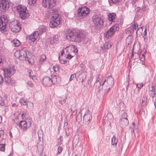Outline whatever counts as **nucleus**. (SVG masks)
<instances>
[{"instance_id": "nucleus-40", "label": "nucleus", "mask_w": 156, "mask_h": 156, "mask_svg": "<svg viewBox=\"0 0 156 156\" xmlns=\"http://www.w3.org/2000/svg\"><path fill=\"white\" fill-rule=\"evenodd\" d=\"M66 55H67L66 56V58H68L69 59H70L72 57H73L74 55V54L73 53V54H71L70 53H65Z\"/></svg>"}, {"instance_id": "nucleus-62", "label": "nucleus", "mask_w": 156, "mask_h": 156, "mask_svg": "<svg viewBox=\"0 0 156 156\" xmlns=\"http://www.w3.org/2000/svg\"><path fill=\"white\" fill-rule=\"evenodd\" d=\"M29 105H30V106H31L32 107H33L34 106L33 104L32 103L29 102Z\"/></svg>"}, {"instance_id": "nucleus-15", "label": "nucleus", "mask_w": 156, "mask_h": 156, "mask_svg": "<svg viewBox=\"0 0 156 156\" xmlns=\"http://www.w3.org/2000/svg\"><path fill=\"white\" fill-rule=\"evenodd\" d=\"M65 51L66 53L71 54L74 53V55L78 51L75 48V46L73 45H71L66 47L65 48Z\"/></svg>"}, {"instance_id": "nucleus-25", "label": "nucleus", "mask_w": 156, "mask_h": 156, "mask_svg": "<svg viewBox=\"0 0 156 156\" xmlns=\"http://www.w3.org/2000/svg\"><path fill=\"white\" fill-rule=\"evenodd\" d=\"M102 84V88L105 90V93H108L110 90V88L111 87H108V83H106L105 82H104Z\"/></svg>"}, {"instance_id": "nucleus-16", "label": "nucleus", "mask_w": 156, "mask_h": 156, "mask_svg": "<svg viewBox=\"0 0 156 156\" xmlns=\"http://www.w3.org/2000/svg\"><path fill=\"white\" fill-rule=\"evenodd\" d=\"M113 119L112 114L111 113H108L107 114L106 116L103 117V120L105 123L110 125Z\"/></svg>"}, {"instance_id": "nucleus-54", "label": "nucleus", "mask_w": 156, "mask_h": 156, "mask_svg": "<svg viewBox=\"0 0 156 156\" xmlns=\"http://www.w3.org/2000/svg\"><path fill=\"white\" fill-rule=\"evenodd\" d=\"M153 102L154 103L155 106V107H156V95L153 98Z\"/></svg>"}, {"instance_id": "nucleus-43", "label": "nucleus", "mask_w": 156, "mask_h": 156, "mask_svg": "<svg viewBox=\"0 0 156 156\" xmlns=\"http://www.w3.org/2000/svg\"><path fill=\"white\" fill-rule=\"evenodd\" d=\"M28 4L30 5H31L35 4L37 0H27Z\"/></svg>"}, {"instance_id": "nucleus-22", "label": "nucleus", "mask_w": 156, "mask_h": 156, "mask_svg": "<svg viewBox=\"0 0 156 156\" xmlns=\"http://www.w3.org/2000/svg\"><path fill=\"white\" fill-rule=\"evenodd\" d=\"M52 83L55 84L61 80L60 78L55 75H53L51 76V78Z\"/></svg>"}, {"instance_id": "nucleus-9", "label": "nucleus", "mask_w": 156, "mask_h": 156, "mask_svg": "<svg viewBox=\"0 0 156 156\" xmlns=\"http://www.w3.org/2000/svg\"><path fill=\"white\" fill-rule=\"evenodd\" d=\"M42 4L44 8H52L56 4V0H43Z\"/></svg>"}, {"instance_id": "nucleus-28", "label": "nucleus", "mask_w": 156, "mask_h": 156, "mask_svg": "<svg viewBox=\"0 0 156 156\" xmlns=\"http://www.w3.org/2000/svg\"><path fill=\"white\" fill-rule=\"evenodd\" d=\"M46 56L45 55L42 54L40 56V58L39 60V62L40 64H41L43 63L46 59Z\"/></svg>"}, {"instance_id": "nucleus-26", "label": "nucleus", "mask_w": 156, "mask_h": 156, "mask_svg": "<svg viewBox=\"0 0 156 156\" xmlns=\"http://www.w3.org/2000/svg\"><path fill=\"white\" fill-rule=\"evenodd\" d=\"M112 45V44L111 42H106L104 44L103 46L101 47V48L103 50L108 49L111 47Z\"/></svg>"}, {"instance_id": "nucleus-19", "label": "nucleus", "mask_w": 156, "mask_h": 156, "mask_svg": "<svg viewBox=\"0 0 156 156\" xmlns=\"http://www.w3.org/2000/svg\"><path fill=\"white\" fill-rule=\"evenodd\" d=\"M104 82L108 83V87H112L114 84L113 79L111 76H109Z\"/></svg>"}, {"instance_id": "nucleus-58", "label": "nucleus", "mask_w": 156, "mask_h": 156, "mask_svg": "<svg viewBox=\"0 0 156 156\" xmlns=\"http://www.w3.org/2000/svg\"><path fill=\"white\" fill-rule=\"evenodd\" d=\"M3 81L2 77L0 75V85L2 84Z\"/></svg>"}, {"instance_id": "nucleus-18", "label": "nucleus", "mask_w": 156, "mask_h": 156, "mask_svg": "<svg viewBox=\"0 0 156 156\" xmlns=\"http://www.w3.org/2000/svg\"><path fill=\"white\" fill-rule=\"evenodd\" d=\"M18 125L20 129L23 131L27 130L29 127L27 126V122L25 121H21Z\"/></svg>"}, {"instance_id": "nucleus-17", "label": "nucleus", "mask_w": 156, "mask_h": 156, "mask_svg": "<svg viewBox=\"0 0 156 156\" xmlns=\"http://www.w3.org/2000/svg\"><path fill=\"white\" fill-rule=\"evenodd\" d=\"M43 83L44 85L49 87L51 86L52 84L51 78L48 76H46L44 78Z\"/></svg>"}, {"instance_id": "nucleus-59", "label": "nucleus", "mask_w": 156, "mask_h": 156, "mask_svg": "<svg viewBox=\"0 0 156 156\" xmlns=\"http://www.w3.org/2000/svg\"><path fill=\"white\" fill-rule=\"evenodd\" d=\"M141 9V8L140 7H137V8L136 9V10L137 12H138L139 11H140Z\"/></svg>"}, {"instance_id": "nucleus-34", "label": "nucleus", "mask_w": 156, "mask_h": 156, "mask_svg": "<svg viewBox=\"0 0 156 156\" xmlns=\"http://www.w3.org/2000/svg\"><path fill=\"white\" fill-rule=\"evenodd\" d=\"M46 30V28L45 26H42L39 28L38 30L40 31V32L38 34L40 33L41 34L43 32H45Z\"/></svg>"}, {"instance_id": "nucleus-11", "label": "nucleus", "mask_w": 156, "mask_h": 156, "mask_svg": "<svg viewBox=\"0 0 156 156\" xmlns=\"http://www.w3.org/2000/svg\"><path fill=\"white\" fill-rule=\"evenodd\" d=\"M5 76H11L15 72V69L14 66L9 67L4 70Z\"/></svg>"}, {"instance_id": "nucleus-56", "label": "nucleus", "mask_w": 156, "mask_h": 156, "mask_svg": "<svg viewBox=\"0 0 156 156\" xmlns=\"http://www.w3.org/2000/svg\"><path fill=\"white\" fill-rule=\"evenodd\" d=\"M59 60L60 62L62 64H65L67 62L66 61L63 59H59Z\"/></svg>"}, {"instance_id": "nucleus-35", "label": "nucleus", "mask_w": 156, "mask_h": 156, "mask_svg": "<svg viewBox=\"0 0 156 156\" xmlns=\"http://www.w3.org/2000/svg\"><path fill=\"white\" fill-rule=\"evenodd\" d=\"M20 102L22 105H27V108L28 104L27 102L23 98H21L20 101Z\"/></svg>"}, {"instance_id": "nucleus-48", "label": "nucleus", "mask_w": 156, "mask_h": 156, "mask_svg": "<svg viewBox=\"0 0 156 156\" xmlns=\"http://www.w3.org/2000/svg\"><path fill=\"white\" fill-rule=\"evenodd\" d=\"M6 140L5 139H3L1 140L0 141V144L5 145V142Z\"/></svg>"}, {"instance_id": "nucleus-39", "label": "nucleus", "mask_w": 156, "mask_h": 156, "mask_svg": "<svg viewBox=\"0 0 156 156\" xmlns=\"http://www.w3.org/2000/svg\"><path fill=\"white\" fill-rule=\"evenodd\" d=\"M132 29V32H133L134 30H136L138 28L137 25L136 24H133L130 27Z\"/></svg>"}, {"instance_id": "nucleus-23", "label": "nucleus", "mask_w": 156, "mask_h": 156, "mask_svg": "<svg viewBox=\"0 0 156 156\" xmlns=\"http://www.w3.org/2000/svg\"><path fill=\"white\" fill-rule=\"evenodd\" d=\"M116 14L114 13H110L108 15V20L111 22L110 24H112V22H114L116 17Z\"/></svg>"}, {"instance_id": "nucleus-10", "label": "nucleus", "mask_w": 156, "mask_h": 156, "mask_svg": "<svg viewBox=\"0 0 156 156\" xmlns=\"http://www.w3.org/2000/svg\"><path fill=\"white\" fill-rule=\"evenodd\" d=\"M8 19L5 15L2 16L0 17V29L4 31L6 29Z\"/></svg>"}, {"instance_id": "nucleus-6", "label": "nucleus", "mask_w": 156, "mask_h": 156, "mask_svg": "<svg viewBox=\"0 0 156 156\" xmlns=\"http://www.w3.org/2000/svg\"><path fill=\"white\" fill-rule=\"evenodd\" d=\"M17 9L20 16L21 19H23L27 17L28 12L25 6L19 5L18 6Z\"/></svg>"}, {"instance_id": "nucleus-55", "label": "nucleus", "mask_w": 156, "mask_h": 156, "mask_svg": "<svg viewBox=\"0 0 156 156\" xmlns=\"http://www.w3.org/2000/svg\"><path fill=\"white\" fill-rule=\"evenodd\" d=\"M21 116L23 119H25L26 118V113H23L21 115Z\"/></svg>"}, {"instance_id": "nucleus-36", "label": "nucleus", "mask_w": 156, "mask_h": 156, "mask_svg": "<svg viewBox=\"0 0 156 156\" xmlns=\"http://www.w3.org/2000/svg\"><path fill=\"white\" fill-rule=\"evenodd\" d=\"M147 2L146 1H143V4L142 6V8L141 9L142 11H145L147 9V5H146L147 3Z\"/></svg>"}, {"instance_id": "nucleus-13", "label": "nucleus", "mask_w": 156, "mask_h": 156, "mask_svg": "<svg viewBox=\"0 0 156 156\" xmlns=\"http://www.w3.org/2000/svg\"><path fill=\"white\" fill-rule=\"evenodd\" d=\"M92 117L91 113L87 111L84 114L83 117V122L86 125H88L92 119Z\"/></svg>"}, {"instance_id": "nucleus-61", "label": "nucleus", "mask_w": 156, "mask_h": 156, "mask_svg": "<svg viewBox=\"0 0 156 156\" xmlns=\"http://www.w3.org/2000/svg\"><path fill=\"white\" fill-rule=\"evenodd\" d=\"M4 132L2 130H0V138L1 137V135L3 134Z\"/></svg>"}, {"instance_id": "nucleus-49", "label": "nucleus", "mask_w": 156, "mask_h": 156, "mask_svg": "<svg viewBox=\"0 0 156 156\" xmlns=\"http://www.w3.org/2000/svg\"><path fill=\"white\" fill-rule=\"evenodd\" d=\"M5 146L0 144V150L1 151H4L5 150Z\"/></svg>"}, {"instance_id": "nucleus-20", "label": "nucleus", "mask_w": 156, "mask_h": 156, "mask_svg": "<svg viewBox=\"0 0 156 156\" xmlns=\"http://www.w3.org/2000/svg\"><path fill=\"white\" fill-rule=\"evenodd\" d=\"M129 123V121L127 119H120L119 124L121 127H126Z\"/></svg>"}, {"instance_id": "nucleus-38", "label": "nucleus", "mask_w": 156, "mask_h": 156, "mask_svg": "<svg viewBox=\"0 0 156 156\" xmlns=\"http://www.w3.org/2000/svg\"><path fill=\"white\" fill-rule=\"evenodd\" d=\"M117 140H116V137L114 136L112 139V145L115 146L117 143Z\"/></svg>"}, {"instance_id": "nucleus-53", "label": "nucleus", "mask_w": 156, "mask_h": 156, "mask_svg": "<svg viewBox=\"0 0 156 156\" xmlns=\"http://www.w3.org/2000/svg\"><path fill=\"white\" fill-rule=\"evenodd\" d=\"M76 76V75L75 74H73L71 75L70 77L69 78V81H71Z\"/></svg>"}, {"instance_id": "nucleus-41", "label": "nucleus", "mask_w": 156, "mask_h": 156, "mask_svg": "<svg viewBox=\"0 0 156 156\" xmlns=\"http://www.w3.org/2000/svg\"><path fill=\"white\" fill-rule=\"evenodd\" d=\"M127 115L126 113L123 112L121 115L120 119H127Z\"/></svg>"}, {"instance_id": "nucleus-24", "label": "nucleus", "mask_w": 156, "mask_h": 156, "mask_svg": "<svg viewBox=\"0 0 156 156\" xmlns=\"http://www.w3.org/2000/svg\"><path fill=\"white\" fill-rule=\"evenodd\" d=\"M102 84V88L105 90V93H108L110 90V88L111 87H108V83H106L105 82H104Z\"/></svg>"}, {"instance_id": "nucleus-42", "label": "nucleus", "mask_w": 156, "mask_h": 156, "mask_svg": "<svg viewBox=\"0 0 156 156\" xmlns=\"http://www.w3.org/2000/svg\"><path fill=\"white\" fill-rule=\"evenodd\" d=\"M27 84L28 86L31 87H33L34 86L33 83L31 81H28L27 82Z\"/></svg>"}, {"instance_id": "nucleus-4", "label": "nucleus", "mask_w": 156, "mask_h": 156, "mask_svg": "<svg viewBox=\"0 0 156 156\" xmlns=\"http://www.w3.org/2000/svg\"><path fill=\"white\" fill-rule=\"evenodd\" d=\"M90 11L88 7L83 6L78 9V16L80 18H84L89 15Z\"/></svg>"}, {"instance_id": "nucleus-46", "label": "nucleus", "mask_w": 156, "mask_h": 156, "mask_svg": "<svg viewBox=\"0 0 156 156\" xmlns=\"http://www.w3.org/2000/svg\"><path fill=\"white\" fill-rule=\"evenodd\" d=\"M52 69L54 71L57 72L58 71L59 68L58 65H55L53 66Z\"/></svg>"}, {"instance_id": "nucleus-8", "label": "nucleus", "mask_w": 156, "mask_h": 156, "mask_svg": "<svg viewBox=\"0 0 156 156\" xmlns=\"http://www.w3.org/2000/svg\"><path fill=\"white\" fill-rule=\"evenodd\" d=\"M9 27L12 31L16 33L19 32L21 29L20 24L17 20L11 22L9 24Z\"/></svg>"}, {"instance_id": "nucleus-60", "label": "nucleus", "mask_w": 156, "mask_h": 156, "mask_svg": "<svg viewBox=\"0 0 156 156\" xmlns=\"http://www.w3.org/2000/svg\"><path fill=\"white\" fill-rule=\"evenodd\" d=\"M66 53V51H65V49L63 51H62V52H61V55H63V54L64 53Z\"/></svg>"}, {"instance_id": "nucleus-50", "label": "nucleus", "mask_w": 156, "mask_h": 156, "mask_svg": "<svg viewBox=\"0 0 156 156\" xmlns=\"http://www.w3.org/2000/svg\"><path fill=\"white\" fill-rule=\"evenodd\" d=\"M155 90L154 87L152 86H149V91Z\"/></svg>"}, {"instance_id": "nucleus-2", "label": "nucleus", "mask_w": 156, "mask_h": 156, "mask_svg": "<svg viewBox=\"0 0 156 156\" xmlns=\"http://www.w3.org/2000/svg\"><path fill=\"white\" fill-rule=\"evenodd\" d=\"M51 19L49 26L51 27L55 28L57 27L61 21V17L57 12H54Z\"/></svg>"}, {"instance_id": "nucleus-37", "label": "nucleus", "mask_w": 156, "mask_h": 156, "mask_svg": "<svg viewBox=\"0 0 156 156\" xmlns=\"http://www.w3.org/2000/svg\"><path fill=\"white\" fill-rule=\"evenodd\" d=\"M147 98L146 97H144L142 99L141 104L142 106H145L147 104Z\"/></svg>"}, {"instance_id": "nucleus-32", "label": "nucleus", "mask_w": 156, "mask_h": 156, "mask_svg": "<svg viewBox=\"0 0 156 156\" xmlns=\"http://www.w3.org/2000/svg\"><path fill=\"white\" fill-rule=\"evenodd\" d=\"M71 110L72 112L73 115H75L77 113V108L76 106L74 105H72L71 106Z\"/></svg>"}, {"instance_id": "nucleus-1", "label": "nucleus", "mask_w": 156, "mask_h": 156, "mask_svg": "<svg viewBox=\"0 0 156 156\" xmlns=\"http://www.w3.org/2000/svg\"><path fill=\"white\" fill-rule=\"evenodd\" d=\"M66 38L68 40L73 42H79L84 41L85 36L84 34L78 31H69Z\"/></svg>"}, {"instance_id": "nucleus-30", "label": "nucleus", "mask_w": 156, "mask_h": 156, "mask_svg": "<svg viewBox=\"0 0 156 156\" xmlns=\"http://www.w3.org/2000/svg\"><path fill=\"white\" fill-rule=\"evenodd\" d=\"M12 44L14 45V46H18L20 44V42L18 39H15L12 42Z\"/></svg>"}, {"instance_id": "nucleus-3", "label": "nucleus", "mask_w": 156, "mask_h": 156, "mask_svg": "<svg viewBox=\"0 0 156 156\" xmlns=\"http://www.w3.org/2000/svg\"><path fill=\"white\" fill-rule=\"evenodd\" d=\"M15 55L16 57L22 60H29L30 58L28 57L27 51L25 48L16 51L15 53Z\"/></svg>"}, {"instance_id": "nucleus-21", "label": "nucleus", "mask_w": 156, "mask_h": 156, "mask_svg": "<svg viewBox=\"0 0 156 156\" xmlns=\"http://www.w3.org/2000/svg\"><path fill=\"white\" fill-rule=\"evenodd\" d=\"M48 41L50 42V44H53L55 43H58L59 41V39L57 36L55 35L48 39Z\"/></svg>"}, {"instance_id": "nucleus-31", "label": "nucleus", "mask_w": 156, "mask_h": 156, "mask_svg": "<svg viewBox=\"0 0 156 156\" xmlns=\"http://www.w3.org/2000/svg\"><path fill=\"white\" fill-rule=\"evenodd\" d=\"M10 76H8L5 77V82L9 84L11 83L13 81L12 79Z\"/></svg>"}, {"instance_id": "nucleus-27", "label": "nucleus", "mask_w": 156, "mask_h": 156, "mask_svg": "<svg viewBox=\"0 0 156 156\" xmlns=\"http://www.w3.org/2000/svg\"><path fill=\"white\" fill-rule=\"evenodd\" d=\"M79 137L78 135H76L74 136L73 141V144L76 145L79 142Z\"/></svg>"}, {"instance_id": "nucleus-57", "label": "nucleus", "mask_w": 156, "mask_h": 156, "mask_svg": "<svg viewBox=\"0 0 156 156\" xmlns=\"http://www.w3.org/2000/svg\"><path fill=\"white\" fill-rule=\"evenodd\" d=\"M130 40V39L129 37H128L126 38V43L128 42V44H130V43H131V41L130 42L129 41Z\"/></svg>"}, {"instance_id": "nucleus-63", "label": "nucleus", "mask_w": 156, "mask_h": 156, "mask_svg": "<svg viewBox=\"0 0 156 156\" xmlns=\"http://www.w3.org/2000/svg\"><path fill=\"white\" fill-rule=\"evenodd\" d=\"M29 76L31 78H32V79H33V77L31 75V72H29Z\"/></svg>"}, {"instance_id": "nucleus-45", "label": "nucleus", "mask_w": 156, "mask_h": 156, "mask_svg": "<svg viewBox=\"0 0 156 156\" xmlns=\"http://www.w3.org/2000/svg\"><path fill=\"white\" fill-rule=\"evenodd\" d=\"M4 105V100L3 99L2 97L0 96V105L1 106H3Z\"/></svg>"}, {"instance_id": "nucleus-47", "label": "nucleus", "mask_w": 156, "mask_h": 156, "mask_svg": "<svg viewBox=\"0 0 156 156\" xmlns=\"http://www.w3.org/2000/svg\"><path fill=\"white\" fill-rule=\"evenodd\" d=\"M149 95L153 98L155 94V90L149 91Z\"/></svg>"}, {"instance_id": "nucleus-52", "label": "nucleus", "mask_w": 156, "mask_h": 156, "mask_svg": "<svg viewBox=\"0 0 156 156\" xmlns=\"http://www.w3.org/2000/svg\"><path fill=\"white\" fill-rule=\"evenodd\" d=\"M122 0H112V2L115 4H118Z\"/></svg>"}, {"instance_id": "nucleus-44", "label": "nucleus", "mask_w": 156, "mask_h": 156, "mask_svg": "<svg viewBox=\"0 0 156 156\" xmlns=\"http://www.w3.org/2000/svg\"><path fill=\"white\" fill-rule=\"evenodd\" d=\"M62 148L61 147H59L58 148V152L56 154V155H57L60 154L62 151Z\"/></svg>"}, {"instance_id": "nucleus-5", "label": "nucleus", "mask_w": 156, "mask_h": 156, "mask_svg": "<svg viewBox=\"0 0 156 156\" xmlns=\"http://www.w3.org/2000/svg\"><path fill=\"white\" fill-rule=\"evenodd\" d=\"M119 29V25L118 23L115 24L111 27L104 34V37L107 39L112 36L113 34Z\"/></svg>"}, {"instance_id": "nucleus-7", "label": "nucleus", "mask_w": 156, "mask_h": 156, "mask_svg": "<svg viewBox=\"0 0 156 156\" xmlns=\"http://www.w3.org/2000/svg\"><path fill=\"white\" fill-rule=\"evenodd\" d=\"M92 21L93 23L97 28L102 27L103 26V20L101 17L95 15L93 16Z\"/></svg>"}, {"instance_id": "nucleus-33", "label": "nucleus", "mask_w": 156, "mask_h": 156, "mask_svg": "<svg viewBox=\"0 0 156 156\" xmlns=\"http://www.w3.org/2000/svg\"><path fill=\"white\" fill-rule=\"evenodd\" d=\"M37 149L38 152H40V154L42 153L44 149V145L42 144H39L37 146Z\"/></svg>"}, {"instance_id": "nucleus-51", "label": "nucleus", "mask_w": 156, "mask_h": 156, "mask_svg": "<svg viewBox=\"0 0 156 156\" xmlns=\"http://www.w3.org/2000/svg\"><path fill=\"white\" fill-rule=\"evenodd\" d=\"M143 86V84L142 83H139L136 84V87L139 89L141 88Z\"/></svg>"}, {"instance_id": "nucleus-12", "label": "nucleus", "mask_w": 156, "mask_h": 156, "mask_svg": "<svg viewBox=\"0 0 156 156\" xmlns=\"http://www.w3.org/2000/svg\"><path fill=\"white\" fill-rule=\"evenodd\" d=\"M9 7L7 0H0V9L2 11L7 10Z\"/></svg>"}, {"instance_id": "nucleus-14", "label": "nucleus", "mask_w": 156, "mask_h": 156, "mask_svg": "<svg viewBox=\"0 0 156 156\" xmlns=\"http://www.w3.org/2000/svg\"><path fill=\"white\" fill-rule=\"evenodd\" d=\"M39 34L37 31L34 32L28 37V42L30 43H34L38 38Z\"/></svg>"}, {"instance_id": "nucleus-29", "label": "nucleus", "mask_w": 156, "mask_h": 156, "mask_svg": "<svg viewBox=\"0 0 156 156\" xmlns=\"http://www.w3.org/2000/svg\"><path fill=\"white\" fill-rule=\"evenodd\" d=\"M102 79L103 77L102 76L100 75H98L95 84H98V83L99 84L101 85V83L102 81Z\"/></svg>"}, {"instance_id": "nucleus-64", "label": "nucleus", "mask_w": 156, "mask_h": 156, "mask_svg": "<svg viewBox=\"0 0 156 156\" xmlns=\"http://www.w3.org/2000/svg\"><path fill=\"white\" fill-rule=\"evenodd\" d=\"M79 116L81 118V115H78L76 117V120H78V117Z\"/></svg>"}]
</instances>
